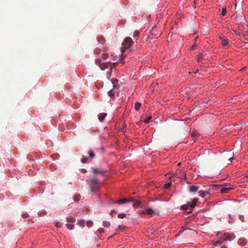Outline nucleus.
<instances>
[{
    "label": "nucleus",
    "mask_w": 248,
    "mask_h": 248,
    "mask_svg": "<svg viewBox=\"0 0 248 248\" xmlns=\"http://www.w3.org/2000/svg\"><path fill=\"white\" fill-rule=\"evenodd\" d=\"M113 212H114V211H113V210L111 211V212L110 213V214H111L112 213H113Z\"/></svg>",
    "instance_id": "50"
},
{
    "label": "nucleus",
    "mask_w": 248,
    "mask_h": 248,
    "mask_svg": "<svg viewBox=\"0 0 248 248\" xmlns=\"http://www.w3.org/2000/svg\"><path fill=\"white\" fill-rule=\"evenodd\" d=\"M226 38V37H225V36H220V37H219L220 39L222 41V40L223 39V38Z\"/></svg>",
    "instance_id": "45"
},
{
    "label": "nucleus",
    "mask_w": 248,
    "mask_h": 248,
    "mask_svg": "<svg viewBox=\"0 0 248 248\" xmlns=\"http://www.w3.org/2000/svg\"><path fill=\"white\" fill-rule=\"evenodd\" d=\"M182 208L183 210L186 211L187 212L188 211H189V210H190V207L189 206L188 203L186 204L182 205Z\"/></svg>",
    "instance_id": "17"
},
{
    "label": "nucleus",
    "mask_w": 248,
    "mask_h": 248,
    "mask_svg": "<svg viewBox=\"0 0 248 248\" xmlns=\"http://www.w3.org/2000/svg\"><path fill=\"white\" fill-rule=\"evenodd\" d=\"M222 242V241H215L213 245L215 246H219L221 244Z\"/></svg>",
    "instance_id": "24"
},
{
    "label": "nucleus",
    "mask_w": 248,
    "mask_h": 248,
    "mask_svg": "<svg viewBox=\"0 0 248 248\" xmlns=\"http://www.w3.org/2000/svg\"><path fill=\"white\" fill-rule=\"evenodd\" d=\"M28 216H29V215H28L27 213H24V214H23L22 215V217H23V218H26V217H27Z\"/></svg>",
    "instance_id": "41"
},
{
    "label": "nucleus",
    "mask_w": 248,
    "mask_h": 248,
    "mask_svg": "<svg viewBox=\"0 0 248 248\" xmlns=\"http://www.w3.org/2000/svg\"><path fill=\"white\" fill-rule=\"evenodd\" d=\"M171 185H172V183L171 182H170V183L166 184L164 185V188L165 189H169V188L170 187Z\"/></svg>",
    "instance_id": "21"
},
{
    "label": "nucleus",
    "mask_w": 248,
    "mask_h": 248,
    "mask_svg": "<svg viewBox=\"0 0 248 248\" xmlns=\"http://www.w3.org/2000/svg\"><path fill=\"white\" fill-rule=\"evenodd\" d=\"M246 67H244V68H243L241 69V70H242V71H244V70H246Z\"/></svg>",
    "instance_id": "47"
},
{
    "label": "nucleus",
    "mask_w": 248,
    "mask_h": 248,
    "mask_svg": "<svg viewBox=\"0 0 248 248\" xmlns=\"http://www.w3.org/2000/svg\"><path fill=\"white\" fill-rule=\"evenodd\" d=\"M66 219L68 222H74L75 221V218L72 217H67Z\"/></svg>",
    "instance_id": "19"
},
{
    "label": "nucleus",
    "mask_w": 248,
    "mask_h": 248,
    "mask_svg": "<svg viewBox=\"0 0 248 248\" xmlns=\"http://www.w3.org/2000/svg\"><path fill=\"white\" fill-rule=\"evenodd\" d=\"M55 225L57 228H61L62 226V223L60 222H55Z\"/></svg>",
    "instance_id": "26"
},
{
    "label": "nucleus",
    "mask_w": 248,
    "mask_h": 248,
    "mask_svg": "<svg viewBox=\"0 0 248 248\" xmlns=\"http://www.w3.org/2000/svg\"><path fill=\"white\" fill-rule=\"evenodd\" d=\"M115 89L116 88L112 89L110 91H109L108 92V94L111 98H114V97H115Z\"/></svg>",
    "instance_id": "11"
},
{
    "label": "nucleus",
    "mask_w": 248,
    "mask_h": 248,
    "mask_svg": "<svg viewBox=\"0 0 248 248\" xmlns=\"http://www.w3.org/2000/svg\"><path fill=\"white\" fill-rule=\"evenodd\" d=\"M113 212H114V211H113V210L111 211V212L110 213V214H111L112 213H113Z\"/></svg>",
    "instance_id": "51"
},
{
    "label": "nucleus",
    "mask_w": 248,
    "mask_h": 248,
    "mask_svg": "<svg viewBox=\"0 0 248 248\" xmlns=\"http://www.w3.org/2000/svg\"><path fill=\"white\" fill-rule=\"evenodd\" d=\"M199 188H200L199 186H191L189 188V191L190 192H192V193L195 192L199 190Z\"/></svg>",
    "instance_id": "9"
},
{
    "label": "nucleus",
    "mask_w": 248,
    "mask_h": 248,
    "mask_svg": "<svg viewBox=\"0 0 248 248\" xmlns=\"http://www.w3.org/2000/svg\"><path fill=\"white\" fill-rule=\"evenodd\" d=\"M234 235L233 234H229V233H224V235L222 237L223 241L227 240H232L233 239Z\"/></svg>",
    "instance_id": "5"
},
{
    "label": "nucleus",
    "mask_w": 248,
    "mask_h": 248,
    "mask_svg": "<svg viewBox=\"0 0 248 248\" xmlns=\"http://www.w3.org/2000/svg\"><path fill=\"white\" fill-rule=\"evenodd\" d=\"M196 1H195L194 2V5H195V4H196Z\"/></svg>",
    "instance_id": "49"
},
{
    "label": "nucleus",
    "mask_w": 248,
    "mask_h": 248,
    "mask_svg": "<svg viewBox=\"0 0 248 248\" xmlns=\"http://www.w3.org/2000/svg\"><path fill=\"white\" fill-rule=\"evenodd\" d=\"M78 223L81 226H84V221H81L79 222Z\"/></svg>",
    "instance_id": "43"
},
{
    "label": "nucleus",
    "mask_w": 248,
    "mask_h": 248,
    "mask_svg": "<svg viewBox=\"0 0 248 248\" xmlns=\"http://www.w3.org/2000/svg\"><path fill=\"white\" fill-rule=\"evenodd\" d=\"M202 59V54L200 53L198 54V58H197V59H198V61L199 62L200 61V60Z\"/></svg>",
    "instance_id": "37"
},
{
    "label": "nucleus",
    "mask_w": 248,
    "mask_h": 248,
    "mask_svg": "<svg viewBox=\"0 0 248 248\" xmlns=\"http://www.w3.org/2000/svg\"><path fill=\"white\" fill-rule=\"evenodd\" d=\"M141 106V104L140 102H136L135 104L134 108L136 110H138Z\"/></svg>",
    "instance_id": "18"
},
{
    "label": "nucleus",
    "mask_w": 248,
    "mask_h": 248,
    "mask_svg": "<svg viewBox=\"0 0 248 248\" xmlns=\"http://www.w3.org/2000/svg\"><path fill=\"white\" fill-rule=\"evenodd\" d=\"M197 201H198V199L195 198L192 200V201L189 202H187L189 205V206L190 207L189 211H187L188 213H190L192 212L193 208L195 206Z\"/></svg>",
    "instance_id": "3"
},
{
    "label": "nucleus",
    "mask_w": 248,
    "mask_h": 248,
    "mask_svg": "<svg viewBox=\"0 0 248 248\" xmlns=\"http://www.w3.org/2000/svg\"><path fill=\"white\" fill-rule=\"evenodd\" d=\"M125 215L124 214H120L118 215V217L120 218H123L125 217Z\"/></svg>",
    "instance_id": "38"
},
{
    "label": "nucleus",
    "mask_w": 248,
    "mask_h": 248,
    "mask_svg": "<svg viewBox=\"0 0 248 248\" xmlns=\"http://www.w3.org/2000/svg\"><path fill=\"white\" fill-rule=\"evenodd\" d=\"M233 159V157H231L229 159V160L230 161V162H232Z\"/></svg>",
    "instance_id": "44"
},
{
    "label": "nucleus",
    "mask_w": 248,
    "mask_h": 248,
    "mask_svg": "<svg viewBox=\"0 0 248 248\" xmlns=\"http://www.w3.org/2000/svg\"><path fill=\"white\" fill-rule=\"evenodd\" d=\"M222 45L224 47H229L230 46V41L227 38H224L222 40Z\"/></svg>",
    "instance_id": "8"
},
{
    "label": "nucleus",
    "mask_w": 248,
    "mask_h": 248,
    "mask_svg": "<svg viewBox=\"0 0 248 248\" xmlns=\"http://www.w3.org/2000/svg\"><path fill=\"white\" fill-rule=\"evenodd\" d=\"M239 218L242 222H245L244 216L243 215H239Z\"/></svg>",
    "instance_id": "35"
},
{
    "label": "nucleus",
    "mask_w": 248,
    "mask_h": 248,
    "mask_svg": "<svg viewBox=\"0 0 248 248\" xmlns=\"http://www.w3.org/2000/svg\"><path fill=\"white\" fill-rule=\"evenodd\" d=\"M133 43V42L131 38H125L123 43V48L121 49V52L122 53H124L125 49L129 48L131 46H132Z\"/></svg>",
    "instance_id": "2"
},
{
    "label": "nucleus",
    "mask_w": 248,
    "mask_h": 248,
    "mask_svg": "<svg viewBox=\"0 0 248 248\" xmlns=\"http://www.w3.org/2000/svg\"><path fill=\"white\" fill-rule=\"evenodd\" d=\"M86 225L88 227H90L93 226V222L92 221H88L86 222Z\"/></svg>",
    "instance_id": "25"
},
{
    "label": "nucleus",
    "mask_w": 248,
    "mask_h": 248,
    "mask_svg": "<svg viewBox=\"0 0 248 248\" xmlns=\"http://www.w3.org/2000/svg\"><path fill=\"white\" fill-rule=\"evenodd\" d=\"M102 57L104 59H106L108 57V54L107 53H104L102 54Z\"/></svg>",
    "instance_id": "36"
},
{
    "label": "nucleus",
    "mask_w": 248,
    "mask_h": 248,
    "mask_svg": "<svg viewBox=\"0 0 248 248\" xmlns=\"http://www.w3.org/2000/svg\"><path fill=\"white\" fill-rule=\"evenodd\" d=\"M230 185L225 184L222 187L220 188V191L222 193H227L228 191L232 189V187L230 186Z\"/></svg>",
    "instance_id": "4"
},
{
    "label": "nucleus",
    "mask_w": 248,
    "mask_h": 248,
    "mask_svg": "<svg viewBox=\"0 0 248 248\" xmlns=\"http://www.w3.org/2000/svg\"><path fill=\"white\" fill-rule=\"evenodd\" d=\"M194 48V46H192L191 49H193Z\"/></svg>",
    "instance_id": "48"
},
{
    "label": "nucleus",
    "mask_w": 248,
    "mask_h": 248,
    "mask_svg": "<svg viewBox=\"0 0 248 248\" xmlns=\"http://www.w3.org/2000/svg\"><path fill=\"white\" fill-rule=\"evenodd\" d=\"M97 40H98V42L101 45H103L105 42V39L102 37H97Z\"/></svg>",
    "instance_id": "16"
},
{
    "label": "nucleus",
    "mask_w": 248,
    "mask_h": 248,
    "mask_svg": "<svg viewBox=\"0 0 248 248\" xmlns=\"http://www.w3.org/2000/svg\"><path fill=\"white\" fill-rule=\"evenodd\" d=\"M125 228V226L122 225H119L118 227V229L122 230Z\"/></svg>",
    "instance_id": "42"
},
{
    "label": "nucleus",
    "mask_w": 248,
    "mask_h": 248,
    "mask_svg": "<svg viewBox=\"0 0 248 248\" xmlns=\"http://www.w3.org/2000/svg\"><path fill=\"white\" fill-rule=\"evenodd\" d=\"M90 186L92 192H97L100 187V185L98 180L95 178H92L90 180Z\"/></svg>",
    "instance_id": "1"
},
{
    "label": "nucleus",
    "mask_w": 248,
    "mask_h": 248,
    "mask_svg": "<svg viewBox=\"0 0 248 248\" xmlns=\"http://www.w3.org/2000/svg\"><path fill=\"white\" fill-rule=\"evenodd\" d=\"M226 247L225 246H222L221 248H225Z\"/></svg>",
    "instance_id": "52"
},
{
    "label": "nucleus",
    "mask_w": 248,
    "mask_h": 248,
    "mask_svg": "<svg viewBox=\"0 0 248 248\" xmlns=\"http://www.w3.org/2000/svg\"><path fill=\"white\" fill-rule=\"evenodd\" d=\"M89 155L91 158H93L95 156V154L92 150H90L89 151Z\"/></svg>",
    "instance_id": "23"
},
{
    "label": "nucleus",
    "mask_w": 248,
    "mask_h": 248,
    "mask_svg": "<svg viewBox=\"0 0 248 248\" xmlns=\"http://www.w3.org/2000/svg\"><path fill=\"white\" fill-rule=\"evenodd\" d=\"M199 193L200 196L202 198H204V197L205 196V195L210 194V193L208 191L205 192V191H202V190L200 191Z\"/></svg>",
    "instance_id": "14"
},
{
    "label": "nucleus",
    "mask_w": 248,
    "mask_h": 248,
    "mask_svg": "<svg viewBox=\"0 0 248 248\" xmlns=\"http://www.w3.org/2000/svg\"><path fill=\"white\" fill-rule=\"evenodd\" d=\"M140 202L139 201H136L134 204H133V206L135 207H137L138 206H139L140 205Z\"/></svg>",
    "instance_id": "34"
},
{
    "label": "nucleus",
    "mask_w": 248,
    "mask_h": 248,
    "mask_svg": "<svg viewBox=\"0 0 248 248\" xmlns=\"http://www.w3.org/2000/svg\"><path fill=\"white\" fill-rule=\"evenodd\" d=\"M133 201H134V200L133 199L128 200L125 198H124V199H122L120 200L116 201L114 202V203H118V204H123V203H125L126 202H133Z\"/></svg>",
    "instance_id": "6"
},
{
    "label": "nucleus",
    "mask_w": 248,
    "mask_h": 248,
    "mask_svg": "<svg viewBox=\"0 0 248 248\" xmlns=\"http://www.w3.org/2000/svg\"><path fill=\"white\" fill-rule=\"evenodd\" d=\"M112 83L113 84V85H118L117 83L118 82V79H112L111 80Z\"/></svg>",
    "instance_id": "28"
},
{
    "label": "nucleus",
    "mask_w": 248,
    "mask_h": 248,
    "mask_svg": "<svg viewBox=\"0 0 248 248\" xmlns=\"http://www.w3.org/2000/svg\"><path fill=\"white\" fill-rule=\"evenodd\" d=\"M88 158L84 157L81 159V161L83 163H86L88 162Z\"/></svg>",
    "instance_id": "31"
},
{
    "label": "nucleus",
    "mask_w": 248,
    "mask_h": 248,
    "mask_svg": "<svg viewBox=\"0 0 248 248\" xmlns=\"http://www.w3.org/2000/svg\"><path fill=\"white\" fill-rule=\"evenodd\" d=\"M108 64L107 62L101 63L100 65V68L101 70H104L108 67Z\"/></svg>",
    "instance_id": "13"
},
{
    "label": "nucleus",
    "mask_w": 248,
    "mask_h": 248,
    "mask_svg": "<svg viewBox=\"0 0 248 248\" xmlns=\"http://www.w3.org/2000/svg\"><path fill=\"white\" fill-rule=\"evenodd\" d=\"M101 60L99 58V59H97L95 60V62L96 64H101Z\"/></svg>",
    "instance_id": "33"
},
{
    "label": "nucleus",
    "mask_w": 248,
    "mask_h": 248,
    "mask_svg": "<svg viewBox=\"0 0 248 248\" xmlns=\"http://www.w3.org/2000/svg\"><path fill=\"white\" fill-rule=\"evenodd\" d=\"M143 214H147L149 215H153L155 214V211L152 208H147L145 209L143 212Z\"/></svg>",
    "instance_id": "7"
},
{
    "label": "nucleus",
    "mask_w": 248,
    "mask_h": 248,
    "mask_svg": "<svg viewBox=\"0 0 248 248\" xmlns=\"http://www.w3.org/2000/svg\"><path fill=\"white\" fill-rule=\"evenodd\" d=\"M67 227L69 230H72L74 228V225L73 224H66Z\"/></svg>",
    "instance_id": "27"
},
{
    "label": "nucleus",
    "mask_w": 248,
    "mask_h": 248,
    "mask_svg": "<svg viewBox=\"0 0 248 248\" xmlns=\"http://www.w3.org/2000/svg\"><path fill=\"white\" fill-rule=\"evenodd\" d=\"M191 136L193 138L194 141H195V140L197 137L196 133H195L194 132L191 133Z\"/></svg>",
    "instance_id": "30"
},
{
    "label": "nucleus",
    "mask_w": 248,
    "mask_h": 248,
    "mask_svg": "<svg viewBox=\"0 0 248 248\" xmlns=\"http://www.w3.org/2000/svg\"><path fill=\"white\" fill-rule=\"evenodd\" d=\"M227 13V10H226V9L225 8H222V13H221V15L224 16H225Z\"/></svg>",
    "instance_id": "32"
},
{
    "label": "nucleus",
    "mask_w": 248,
    "mask_h": 248,
    "mask_svg": "<svg viewBox=\"0 0 248 248\" xmlns=\"http://www.w3.org/2000/svg\"><path fill=\"white\" fill-rule=\"evenodd\" d=\"M115 89V93H116L117 95L118 96V93H119V92L120 91V86L119 85H113V89Z\"/></svg>",
    "instance_id": "15"
},
{
    "label": "nucleus",
    "mask_w": 248,
    "mask_h": 248,
    "mask_svg": "<svg viewBox=\"0 0 248 248\" xmlns=\"http://www.w3.org/2000/svg\"><path fill=\"white\" fill-rule=\"evenodd\" d=\"M140 34V32L139 31H135L133 33V37L137 38L138 37Z\"/></svg>",
    "instance_id": "22"
},
{
    "label": "nucleus",
    "mask_w": 248,
    "mask_h": 248,
    "mask_svg": "<svg viewBox=\"0 0 248 248\" xmlns=\"http://www.w3.org/2000/svg\"><path fill=\"white\" fill-rule=\"evenodd\" d=\"M152 118V117L151 116H150L148 117L147 119H145L144 121V122L146 124H148L150 122L151 119Z\"/></svg>",
    "instance_id": "29"
},
{
    "label": "nucleus",
    "mask_w": 248,
    "mask_h": 248,
    "mask_svg": "<svg viewBox=\"0 0 248 248\" xmlns=\"http://www.w3.org/2000/svg\"><path fill=\"white\" fill-rule=\"evenodd\" d=\"M103 225L106 227H108L110 226V223L108 221H105L103 222Z\"/></svg>",
    "instance_id": "20"
},
{
    "label": "nucleus",
    "mask_w": 248,
    "mask_h": 248,
    "mask_svg": "<svg viewBox=\"0 0 248 248\" xmlns=\"http://www.w3.org/2000/svg\"><path fill=\"white\" fill-rule=\"evenodd\" d=\"M105 171L101 169L95 168L93 169V173L94 174H103L105 173Z\"/></svg>",
    "instance_id": "10"
},
{
    "label": "nucleus",
    "mask_w": 248,
    "mask_h": 248,
    "mask_svg": "<svg viewBox=\"0 0 248 248\" xmlns=\"http://www.w3.org/2000/svg\"><path fill=\"white\" fill-rule=\"evenodd\" d=\"M107 116V113H102L99 115L98 119L100 121L102 122Z\"/></svg>",
    "instance_id": "12"
},
{
    "label": "nucleus",
    "mask_w": 248,
    "mask_h": 248,
    "mask_svg": "<svg viewBox=\"0 0 248 248\" xmlns=\"http://www.w3.org/2000/svg\"><path fill=\"white\" fill-rule=\"evenodd\" d=\"M100 48H95L94 49V52L96 54H98L100 53Z\"/></svg>",
    "instance_id": "39"
},
{
    "label": "nucleus",
    "mask_w": 248,
    "mask_h": 248,
    "mask_svg": "<svg viewBox=\"0 0 248 248\" xmlns=\"http://www.w3.org/2000/svg\"><path fill=\"white\" fill-rule=\"evenodd\" d=\"M81 171L83 173H85V172H86L87 171L85 169H82Z\"/></svg>",
    "instance_id": "46"
},
{
    "label": "nucleus",
    "mask_w": 248,
    "mask_h": 248,
    "mask_svg": "<svg viewBox=\"0 0 248 248\" xmlns=\"http://www.w3.org/2000/svg\"><path fill=\"white\" fill-rule=\"evenodd\" d=\"M98 232H99V233H102L104 232V230L103 229L100 228L98 229Z\"/></svg>",
    "instance_id": "40"
}]
</instances>
